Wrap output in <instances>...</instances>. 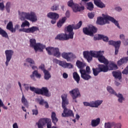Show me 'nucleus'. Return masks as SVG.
Listing matches in <instances>:
<instances>
[{
  "instance_id": "obj_1",
  "label": "nucleus",
  "mask_w": 128,
  "mask_h": 128,
  "mask_svg": "<svg viewBox=\"0 0 128 128\" xmlns=\"http://www.w3.org/2000/svg\"><path fill=\"white\" fill-rule=\"evenodd\" d=\"M62 99V108H63V113L62 116L63 118H68V116H74V112L72 110L68 109L66 106L68 104V94H63L61 96Z\"/></svg>"
},
{
  "instance_id": "obj_2",
  "label": "nucleus",
  "mask_w": 128,
  "mask_h": 128,
  "mask_svg": "<svg viewBox=\"0 0 128 128\" xmlns=\"http://www.w3.org/2000/svg\"><path fill=\"white\" fill-rule=\"evenodd\" d=\"M102 16L103 17L98 18V24H100V26H104V24H108V20H110V22H111L113 24H114L115 26H118V28H120V26L118 22V20H116L114 19V18L108 14H102Z\"/></svg>"
},
{
  "instance_id": "obj_3",
  "label": "nucleus",
  "mask_w": 128,
  "mask_h": 128,
  "mask_svg": "<svg viewBox=\"0 0 128 128\" xmlns=\"http://www.w3.org/2000/svg\"><path fill=\"white\" fill-rule=\"evenodd\" d=\"M19 18L20 20L24 22L25 20H28L32 22H38V16L34 12H31L30 13L26 12H19Z\"/></svg>"
},
{
  "instance_id": "obj_4",
  "label": "nucleus",
  "mask_w": 128,
  "mask_h": 128,
  "mask_svg": "<svg viewBox=\"0 0 128 128\" xmlns=\"http://www.w3.org/2000/svg\"><path fill=\"white\" fill-rule=\"evenodd\" d=\"M30 48H34L36 52H44V49L46 48V46L42 43H36V39L34 38L30 39Z\"/></svg>"
},
{
  "instance_id": "obj_5",
  "label": "nucleus",
  "mask_w": 128,
  "mask_h": 128,
  "mask_svg": "<svg viewBox=\"0 0 128 128\" xmlns=\"http://www.w3.org/2000/svg\"><path fill=\"white\" fill-rule=\"evenodd\" d=\"M82 22L80 21L78 23L74 25V24L68 25L66 28V32L68 33V36L71 39L74 38V30H78L82 25Z\"/></svg>"
},
{
  "instance_id": "obj_6",
  "label": "nucleus",
  "mask_w": 128,
  "mask_h": 128,
  "mask_svg": "<svg viewBox=\"0 0 128 128\" xmlns=\"http://www.w3.org/2000/svg\"><path fill=\"white\" fill-rule=\"evenodd\" d=\"M92 70L94 76H98L100 72H108V66H104V64H98V68H93Z\"/></svg>"
},
{
  "instance_id": "obj_7",
  "label": "nucleus",
  "mask_w": 128,
  "mask_h": 128,
  "mask_svg": "<svg viewBox=\"0 0 128 128\" xmlns=\"http://www.w3.org/2000/svg\"><path fill=\"white\" fill-rule=\"evenodd\" d=\"M96 32H98V28L92 25L83 28V32L90 36H94V34H96Z\"/></svg>"
},
{
  "instance_id": "obj_8",
  "label": "nucleus",
  "mask_w": 128,
  "mask_h": 128,
  "mask_svg": "<svg viewBox=\"0 0 128 128\" xmlns=\"http://www.w3.org/2000/svg\"><path fill=\"white\" fill-rule=\"evenodd\" d=\"M96 54L94 58H96L102 64H104L108 66V60L104 56V51H96Z\"/></svg>"
},
{
  "instance_id": "obj_9",
  "label": "nucleus",
  "mask_w": 128,
  "mask_h": 128,
  "mask_svg": "<svg viewBox=\"0 0 128 128\" xmlns=\"http://www.w3.org/2000/svg\"><path fill=\"white\" fill-rule=\"evenodd\" d=\"M80 72L81 74V78L83 80H88L92 78L90 76V68L88 66L86 67V70L84 69L80 70Z\"/></svg>"
},
{
  "instance_id": "obj_10",
  "label": "nucleus",
  "mask_w": 128,
  "mask_h": 128,
  "mask_svg": "<svg viewBox=\"0 0 128 128\" xmlns=\"http://www.w3.org/2000/svg\"><path fill=\"white\" fill-rule=\"evenodd\" d=\"M84 56L86 58L88 62H90L92 60V57L94 58L96 54V51H84L83 52Z\"/></svg>"
},
{
  "instance_id": "obj_11",
  "label": "nucleus",
  "mask_w": 128,
  "mask_h": 128,
  "mask_svg": "<svg viewBox=\"0 0 128 128\" xmlns=\"http://www.w3.org/2000/svg\"><path fill=\"white\" fill-rule=\"evenodd\" d=\"M38 31H40V28L36 26H33L30 28H23L19 30V32H26V34H36Z\"/></svg>"
},
{
  "instance_id": "obj_12",
  "label": "nucleus",
  "mask_w": 128,
  "mask_h": 128,
  "mask_svg": "<svg viewBox=\"0 0 128 128\" xmlns=\"http://www.w3.org/2000/svg\"><path fill=\"white\" fill-rule=\"evenodd\" d=\"M5 54L6 56L5 64L6 66H8L10 62V60H12V56L14 54V50H6L5 51Z\"/></svg>"
},
{
  "instance_id": "obj_13",
  "label": "nucleus",
  "mask_w": 128,
  "mask_h": 128,
  "mask_svg": "<svg viewBox=\"0 0 128 128\" xmlns=\"http://www.w3.org/2000/svg\"><path fill=\"white\" fill-rule=\"evenodd\" d=\"M62 56L63 58L66 60L67 62H71L74 58H76V55H74L72 52H64L62 54Z\"/></svg>"
},
{
  "instance_id": "obj_14",
  "label": "nucleus",
  "mask_w": 128,
  "mask_h": 128,
  "mask_svg": "<svg viewBox=\"0 0 128 128\" xmlns=\"http://www.w3.org/2000/svg\"><path fill=\"white\" fill-rule=\"evenodd\" d=\"M70 96H71L72 100H76L78 98H80V92L78 88L73 89L69 92Z\"/></svg>"
},
{
  "instance_id": "obj_15",
  "label": "nucleus",
  "mask_w": 128,
  "mask_h": 128,
  "mask_svg": "<svg viewBox=\"0 0 128 128\" xmlns=\"http://www.w3.org/2000/svg\"><path fill=\"white\" fill-rule=\"evenodd\" d=\"M70 38L66 34H60L56 36L55 40H68Z\"/></svg>"
},
{
  "instance_id": "obj_16",
  "label": "nucleus",
  "mask_w": 128,
  "mask_h": 128,
  "mask_svg": "<svg viewBox=\"0 0 128 128\" xmlns=\"http://www.w3.org/2000/svg\"><path fill=\"white\" fill-rule=\"evenodd\" d=\"M72 10L74 12H80L84 10V6H80L78 4H75L74 6L72 7Z\"/></svg>"
},
{
  "instance_id": "obj_17",
  "label": "nucleus",
  "mask_w": 128,
  "mask_h": 128,
  "mask_svg": "<svg viewBox=\"0 0 128 128\" xmlns=\"http://www.w3.org/2000/svg\"><path fill=\"white\" fill-rule=\"evenodd\" d=\"M34 76L37 78H42V74H39L38 70H34L32 72V74L30 76V78L31 80H36V78H34Z\"/></svg>"
},
{
  "instance_id": "obj_18",
  "label": "nucleus",
  "mask_w": 128,
  "mask_h": 128,
  "mask_svg": "<svg viewBox=\"0 0 128 128\" xmlns=\"http://www.w3.org/2000/svg\"><path fill=\"white\" fill-rule=\"evenodd\" d=\"M47 16L52 20H58L60 18V15L56 12H50L47 14Z\"/></svg>"
},
{
  "instance_id": "obj_19",
  "label": "nucleus",
  "mask_w": 128,
  "mask_h": 128,
  "mask_svg": "<svg viewBox=\"0 0 128 128\" xmlns=\"http://www.w3.org/2000/svg\"><path fill=\"white\" fill-rule=\"evenodd\" d=\"M42 96H44L48 98H50V96H52L50 92V91L48 90V88L46 87L42 88Z\"/></svg>"
},
{
  "instance_id": "obj_20",
  "label": "nucleus",
  "mask_w": 128,
  "mask_h": 128,
  "mask_svg": "<svg viewBox=\"0 0 128 128\" xmlns=\"http://www.w3.org/2000/svg\"><path fill=\"white\" fill-rule=\"evenodd\" d=\"M100 124V118H98L96 119H94L91 120V126L93 128L98 126Z\"/></svg>"
},
{
  "instance_id": "obj_21",
  "label": "nucleus",
  "mask_w": 128,
  "mask_h": 128,
  "mask_svg": "<svg viewBox=\"0 0 128 128\" xmlns=\"http://www.w3.org/2000/svg\"><path fill=\"white\" fill-rule=\"evenodd\" d=\"M104 100H96V101H92V108H98L102 102Z\"/></svg>"
},
{
  "instance_id": "obj_22",
  "label": "nucleus",
  "mask_w": 128,
  "mask_h": 128,
  "mask_svg": "<svg viewBox=\"0 0 128 128\" xmlns=\"http://www.w3.org/2000/svg\"><path fill=\"white\" fill-rule=\"evenodd\" d=\"M112 76L115 78H118V80H122V72L120 71H114L112 72Z\"/></svg>"
},
{
  "instance_id": "obj_23",
  "label": "nucleus",
  "mask_w": 128,
  "mask_h": 128,
  "mask_svg": "<svg viewBox=\"0 0 128 128\" xmlns=\"http://www.w3.org/2000/svg\"><path fill=\"white\" fill-rule=\"evenodd\" d=\"M47 120V118H44L40 120L37 124L38 128H42V126L46 124V122Z\"/></svg>"
},
{
  "instance_id": "obj_24",
  "label": "nucleus",
  "mask_w": 128,
  "mask_h": 128,
  "mask_svg": "<svg viewBox=\"0 0 128 128\" xmlns=\"http://www.w3.org/2000/svg\"><path fill=\"white\" fill-rule=\"evenodd\" d=\"M128 62V57H124L118 62V66H122L124 64H126Z\"/></svg>"
},
{
  "instance_id": "obj_25",
  "label": "nucleus",
  "mask_w": 128,
  "mask_h": 128,
  "mask_svg": "<svg viewBox=\"0 0 128 128\" xmlns=\"http://www.w3.org/2000/svg\"><path fill=\"white\" fill-rule=\"evenodd\" d=\"M76 66H78V68H80V70H84L82 68H84L85 66H86V64H84L80 60H78L76 62Z\"/></svg>"
},
{
  "instance_id": "obj_26",
  "label": "nucleus",
  "mask_w": 128,
  "mask_h": 128,
  "mask_svg": "<svg viewBox=\"0 0 128 128\" xmlns=\"http://www.w3.org/2000/svg\"><path fill=\"white\" fill-rule=\"evenodd\" d=\"M6 28L11 32H14V24H12V22H10L8 24Z\"/></svg>"
},
{
  "instance_id": "obj_27",
  "label": "nucleus",
  "mask_w": 128,
  "mask_h": 128,
  "mask_svg": "<svg viewBox=\"0 0 128 128\" xmlns=\"http://www.w3.org/2000/svg\"><path fill=\"white\" fill-rule=\"evenodd\" d=\"M66 17H64L62 18V20H60L59 22L57 23V26L58 28H60L62 26V24L66 22Z\"/></svg>"
},
{
  "instance_id": "obj_28",
  "label": "nucleus",
  "mask_w": 128,
  "mask_h": 128,
  "mask_svg": "<svg viewBox=\"0 0 128 128\" xmlns=\"http://www.w3.org/2000/svg\"><path fill=\"white\" fill-rule=\"evenodd\" d=\"M52 54L56 58H60V49L58 48H55Z\"/></svg>"
},
{
  "instance_id": "obj_29",
  "label": "nucleus",
  "mask_w": 128,
  "mask_h": 128,
  "mask_svg": "<svg viewBox=\"0 0 128 128\" xmlns=\"http://www.w3.org/2000/svg\"><path fill=\"white\" fill-rule=\"evenodd\" d=\"M116 123L115 122H108L104 124L105 128H112V126H116Z\"/></svg>"
},
{
  "instance_id": "obj_30",
  "label": "nucleus",
  "mask_w": 128,
  "mask_h": 128,
  "mask_svg": "<svg viewBox=\"0 0 128 128\" xmlns=\"http://www.w3.org/2000/svg\"><path fill=\"white\" fill-rule=\"evenodd\" d=\"M44 78L46 80H48L50 78H52V76L50 75V73L47 70H44Z\"/></svg>"
},
{
  "instance_id": "obj_31",
  "label": "nucleus",
  "mask_w": 128,
  "mask_h": 128,
  "mask_svg": "<svg viewBox=\"0 0 128 128\" xmlns=\"http://www.w3.org/2000/svg\"><path fill=\"white\" fill-rule=\"evenodd\" d=\"M52 120L54 124H56V122H58V119L56 118V114L54 112H52Z\"/></svg>"
},
{
  "instance_id": "obj_32",
  "label": "nucleus",
  "mask_w": 128,
  "mask_h": 128,
  "mask_svg": "<svg viewBox=\"0 0 128 128\" xmlns=\"http://www.w3.org/2000/svg\"><path fill=\"white\" fill-rule=\"evenodd\" d=\"M107 66L108 67V70H118V66H116V64L114 62H112L111 64H109V67L108 65Z\"/></svg>"
},
{
  "instance_id": "obj_33",
  "label": "nucleus",
  "mask_w": 128,
  "mask_h": 128,
  "mask_svg": "<svg viewBox=\"0 0 128 128\" xmlns=\"http://www.w3.org/2000/svg\"><path fill=\"white\" fill-rule=\"evenodd\" d=\"M0 36H2L3 38H8V35L6 30H4L2 28H0Z\"/></svg>"
},
{
  "instance_id": "obj_34",
  "label": "nucleus",
  "mask_w": 128,
  "mask_h": 128,
  "mask_svg": "<svg viewBox=\"0 0 128 128\" xmlns=\"http://www.w3.org/2000/svg\"><path fill=\"white\" fill-rule=\"evenodd\" d=\"M54 48H55L54 47H47L46 48V50L48 52V54H49V56H52V54H54Z\"/></svg>"
},
{
  "instance_id": "obj_35",
  "label": "nucleus",
  "mask_w": 128,
  "mask_h": 128,
  "mask_svg": "<svg viewBox=\"0 0 128 128\" xmlns=\"http://www.w3.org/2000/svg\"><path fill=\"white\" fill-rule=\"evenodd\" d=\"M73 78L76 82L77 84H78L80 82V75L78 74L76 72H74L73 73Z\"/></svg>"
},
{
  "instance_id": "obj_36",
  "label": "nucleus",
  "mask_w": 128,
  "mask_h": 128,
  "mask_svg": "<svg viewBox=\"0 0 128 128\" xmlns=\"http://www.w3.org/2000/svg\"><path fill=\"white\" fill-rule=\"evenodd\" d=\"M96 6H98V8H106V5L104 4L100 0H99L97 2H96V4H95Z\"/></svg>"
},
{
  "instance_id": "obj_37",
  "label": "nucleus",
  "mask_w": 128,
  "mask_h": 128,
  "mask_svg": "<svg viewBox=\"0 0 128 128\" xmlns=\"http://www.w3.org/2000/svg\"><path fill=\"white\" fill-rule=\"evenodd\" d=\"M107 90L110 92V94H114V96H116V91L112 89V88L110 86L107 87Z\"/></svg>"
},
{
  "instance_id": "obj_38",
  "label": "nucleus",
  "mask_w": 128,
  "mask_h": 128,
  "mask_svg": "<svg viewBox=\"0 0 128 128\" xmlns=\"http://www.w3.org/2000/svg\"><path fill=\"white\" fill-rule=\"evenodd\" d=\"M87 10H94V4L92 2H89L87 3Z\"/></svg>"
},
{
  "instance_id": "obj_39",
  "label": "nucleus",
  "mask_w": 128,
  "mask_h": 128,
  "mask_svg": "<svg viewBox=\"0 0 128 128\" xmlns=\"http://www.w3.org/2000/svg\"><path fill=\"white\" fill-rule=\"evenodd\" d=\"M116 96H117L118 98V102H124V96H122V94H118L116 95H115Z\"/></svg>"
},
{
  "instance_id": "obj_40",
  "label": "nucleus",
  "mask_w": 128,
  "mask_h": 128,
  "mask_svg": "<svg viewBox=\"0 0 128 128\" xmlns=\"http://www.w3.org/2000/svg\"><path fill=\"white\" fill-rule=\"evenodd\" d=\"M32 114H33V116H38V110L36 105H35L34 108L32 110Z\"/></svg>"
},
{
  "instance_id": "obj_41",
  "label": "nucleus",
  "mask_w": 128,
  "mask_h": 128,
  "mask_svg": "<svg viewBox=\"0 0 128 128\" xmlns=\"http://www.w3.org/2000/svg\"><path fill=\"white\" fill-rule=\"evenodd\" d=\"M26 62H28V64H30V66L36 64V62H34V60H32V58H28L26 59Z\"/></svg>"
},
{
  "instance_id": "obj_42",
  "label": "nucleus",
  "mask_w": 128,
  "mask_h": 128,
  "mask_svg": "<svg viewBox=\"0 0 128 128\" xmlns=\"http://www.w3.org/2000/svg\"><path fill=\"white\" fill-rule=\"evenodd\" d=\"M22 102L24 104V106H28V100L26 99V98L24 97V95L22 94V98L21 99Z\"/></svg>"
},
{
  "instance_id": "obj_43",
  "label": "nucleus",
  "mask_w": 128,
  "mask_h": 128,
  "mask_svg": "<svg viewBox=\"0 0 128 128\" xmlns=\"http://www.w3.org/2000/svg\"><path fill=\"white\" fill-rule=\"evenodd\" d=\"M104 36V35L98 34L97 36H94V40H102Z\"/></svg>"
},
{
  "instance_id": "obj_44",
  "label": "nucleus",
  "mask_w": 128,
  "mask_h": 128,
  "mask_svg": "<svg viewBox=\"0 0 128 128\" xmlns=\"http://www.w3.org/2000/svg\"><path fill=\"white\" fill-rule=\"evenodd\" d=\"M83 104L85 106H90V108H92V101L90 102H84Z\"/></svg>"
},
{
  "instance_id": "obj_45",
  "label": "nucleus",
  "mask_w": 128,
  "mask_h": 128,
  "mask_svg": "<svg viewBox=\"0 0 128 128\" xmlns=\"http://www.w3.org/2000/svg\"><path fill=\"white\" fill-rule=\"evenodd\" d=\"M30 24L28 20H25L21 24V28H25V26H30Z\"/></svg>"
},
{
  "instance_id": "obj_46",
  "label": "nucleus",
  "mask_w": 128,
  "mask_h": 128,
  "mask_svg": "<svg viewBox=\"0 0 128 128\" xmlns=\"http://www.w3.org/2000/svg\"><path fill=\"white\" fill-rule=\"evenodd\" d=\"M76 4L74 2V0H70L68 2V6H70V8H72V7L74 6Z\"/></svg>"
},
{
  "instance_id": "obj_47",
  "label": "nucleus",
  "mask_w": 128,
  "mask_h": 128,
  "mask_svg": "<svg viewBox=\"0 0 128 128\" xmlns=\"http://www.w3.org/2000/svg\"><path fill=\"white\" fill-rule=\"evenodd\" d=\"M6 8L7 12L10 13V2H7Z\"/></svg>"
},
{
  "instance_id": "obj_48",
  "label": "nucleus",
  "mask_w": 128,
  "mask_h": 128,
  "mask_svg": "<svg viewBox=\"0 0 128 128\" xmlns=\"http://www.w3.org/2000/svg\"><path fill=\"white\" fill-rule=\"evenodd\" d=\"M36 100H38V102H39V104L41 106H44L46 102V101H45L44 99H41L40 100L38 98L36 99Z\"/></svg>"
},
{
  "instance_id": "obj_49",
  "label": "nucleus",
  "mask_w": 128,
  "mask_h": 128,
  "mask_svg": "<svg viewBox=\"0 0 128 128\" xmlns=\"http://www.w3.org/2000/svg\"><path fill=\"white\" fill-rule=\"evenodd\" d=\"M51 10L53 12L54 10H58V5L56 4L52 6L50 8Z\"/></svg>"
},
{
  "instance_id": "obj_50",
  "label": "nucleus",
  "mask_w": 128,
  "mask_h": 128,
  "mask_svg": "<svg viewBox=\"0 0 128 128\" xmlns=\"http://www.w3.org/2000/svg\"><path fill=\"white\" fill-rule=\"evenodd\" d=\"M121 44H122V42H120V40L115 42V43L114 44V48H120V46Z\"/></svg>"
},
{
  "instance_id": "obj_51",
  "label": "nucleus",
  "mask_w": 128,
  "mask_h": 128,
  "mask_svg": "<svg viewBox=\"0 0 128 128\" xmlns=\"http://www.w3.org/2000/svg\"><path fill=\"white\" fill-rule=\"evenodd\" d=\"M66 62H64V61L60 60V62H59V66H62V68H66Z\"/></svg>"
},
{
  "instance_id": "obj_52",
  "label": "nucleus",
  "mask_w": 128,
  "mask_h": 128,
  "mask_svg": "<svg viewBox=\"0 0 128 128\" xmlns=\"http://www.w3.org/2000/svg\"><path fill=\"white\" fill-rule=\"evenodd\" d=\"M88 16L89 18L92 19L94 18V12H89L88 13Z\"/></svg>"
},
{
  "instance_id": "obj_53",
  "label": "nucleus",
  "mask_w": 128,
  "mask_h": 128,
  "mask_svg": "<svg viewBox=\"0 0 128 128\" xmlns=\"http://www.w3.org/2000/svg\"><path fill=\"white\" fill-rule=\"evenodd\" d=\"M42 88L40 89L38 88H36V90H35V94H42Z\"/></svg>"
},
{
  "instance_id": "obj_54",
  "label": "nucleus",
  "mask_w": 128,
  "mask_h": 128,
  "mask_svg": "<svg viewBox=\"0 0 128 128\" xmlns=\"http://www.w3.org/2000/svg\"><path fill=\"white\" fill-rule=\"evenodd\" d=\"M23 86H24L25 90H28L29 88L30 87V84H23Z\"/></svg>"
},
{
  "instance_id": "obj_55",
  "label": "nucleus",
  "mask_w": 128,
  "mask_h": 128,
  "mask_svg": "<svg viewBox=\"0 0 128 128\" xmlns=\"http://www.w3.org/2000/svg\"><path fill=\"white\" fill-rule=\"evenodd\" d=\"M66 68H72V64L70 63H66Z\"/></svg>"
},
{
  "instance_id": "obj_56",
  "label": "nucleus",
  "mask_w": 128,
  "mask_h": 128,
  "mask_svg": "<svg viewBox=\"0 0 128 128\" xmlns=\"http://www.w3.org/2000/svg\"><path fill=\"white\" fill-rule=\"evenodd\" d=\"M114 10L116 12H120L122 10V8L120 6H116L114 8Z\"/></svg>"
},
{
  "instance_id": "obj_57",
  "label": "nucleus",
  "mask_w": 128,
  "mask_h": 128,
  "mask_svg": "<svg viewBox=\"0 0 128 128\" xmlns=\"http://www.w3.org/2000/svg\"><path fill=\"white\" fill-rule=\"evenodd\" d=\"M20 24H18L15 25L14 28H13V30H14V31H13V32H16V30H18L20 28Z\"/></svg>"
},
{
  "instance_id": "obj_58",
  "label": "nucleus",
  "mask_w": 128,
  "mask_h": 128,
  "mask_svg": "<svg viewBox=\"0 0 128 128\" xmlns=\"http://www.w3.org/2000/svg\"><path fill=\"white\" fill-rule=\"evenodd\" d=\"M39 68L40 70H42L43 72H44V70H46L44 69V64H42L39 66Z\"/></svg>"
},
{
  "instance_id": "obj_59",
  "label": "nucleus",
  "mask_w": 128,
  "mask_h": 128,
  "mask_svg": "<svg viewBox=\"0 0 128 128\" xmlns=\"http://www.w3.org/2000/svg\"><path fill=\"white\" fill-rule=\"evenodd\" d=\"M65 16L66 18H70V10H68L66 11L65 13Z\"/></svg>"
},
{
  "instance_id": "obj_60",
  "label": "nucleus",
  "mask_w": 128,
  "mask_h": 128,
  "mask_svg": "<svg viewBox=\"0 0 128 128\" xmlns=\"http://www.w3.org/2000/svg\"><path fill=\"white\" fill-rule=\"evenodd\" d=\"M102 40L107 42H108V37L104 35Z\"/></svg>"
},
{
  "instance_id": "obj_61",
  "label": "nucleus",
  "mask_w": 128,
  "mask_h": 128,
  "mask_svg": "<svg viewBox=\"0 0 128 128\" xmlns=\"http://www.w3.org/2000/svg\"><path fill=\"white\" fill-rule=\"evenodd\" d=\"M60 60L56 59V58H54L53 60V62H54V64H59Z\"/></svg>"
},
{
  "instance_id": "obj_62",
  "label": "nucleus",
  "mask_w": 128,
  "mask_h": 128,
  "mask_svg": "<svg viewBox=\"0 0 128 128\" xmlns=\"http://www.w3.org/2000/svg\"><path fill=\"white\" fill-rule=\"evenodd\" d=\"M60 60L56 59V58H54L53 60V62H54V64H59Z\"/></svg>"
},
{
  "instance_id": "obj_63",
  "label": "nucleus",
  "mask_w": 128,
  "mask_h": 128,
  "mask_svg": "<svg viewBox=\"0 0 128 128\" xmlns=\"http://www.w3.org/2000/svg\"><path fill=\"white\" fill-rule=\"evenodd\" d=\"M4 3L2 2L0 3V10H4Z\"/></svg>"
},
{
  "instance_id": "obj_64",
  "label": "nucleus",
  "mask_w": 128,
  "mask_h": 128,
  "mask_svg": "<svg viewBox=\"0 0 128 128\" xmlns=\"http://www.w3.org/2000/svg\"><path fill=\"white\" fill-rule=\"evenodd\" d=\"M32 68L34 70H38V66H34V64L33 65H30Z\"/></svg>"
}]
</instances>
